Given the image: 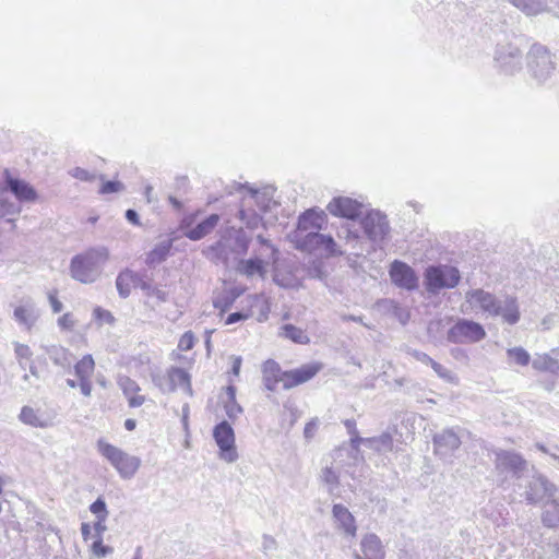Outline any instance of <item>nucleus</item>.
<instances>
[{
  "mask_svg": "<svg viewBox=\"0 0 559 559\" xmlns=\"http://www.w3.org/2000/svg\"><path fill=\"white\" fill-rule=\"evenodd\" d=\"M462 312L481 313L490 318H501L513 325L520 320V309L514 297H497L483 288H473L465 293Z\"/></svg>",
  "mask_w": 559,
  "mask_h": 559,
  "instance_id": "obj_1",
  "label": "nucleus"
},
{
  "mask_svg": "<svg viewBox=\"0 0 559 559\" xmlns=\"http://www.w3.org/2000/svg\"><path fill=\"white\" fill-rule=\"evenodd\" d=\"M251 238L242 227H227L219 240L207 248L205 254L212 261L227 265L229 261H236L239 257L247 254Z\"/></svg>",
  "mask_w": 559,
  "mask_h": 559,
  "instance_id": "obj_2",
  "label": "nucleus"
},
{
  "mask_svg": "<svg viewBox=\"0 0 559 559\" xmlns=\"http://www.w3.org/2000/svg\"><path fill=\"white\" fill-rule=\"evenodd\" d=\"M108 258L107 248H91L71 259L70 275L80 283L92 284L99 278Z\"/></svg>",
  "mask_w": 559,
  "mask_h": 559,
  "instance_id": "obj_3",
  "label": "nucleus"
},
{
  "mask_svg": "<svg viewBox=\"0 0 559 559\" xmlns=\"http://www.w3.org/2000/svg\"><path fill=\"white\" fill-rule=\"evenodd\" d=\"M98 452L111 464L122 479H131L141 466V459L104 440L97 441Z\"/></svg>",
  "mask_w": 559,
  "mask_h": 559,
  "instance_id": "obj_4",
  "label": "nucleus"
},
{
  "mask_svg": "<svg viewBox=\"0 0 559 559\" xmlns=\"http://www.w3.org/2000/svg\"><path fill=\"white\" fill-rule=\"evenodd\" d=\"M359 225L373 250L382 247L391 231L386 215L378 210L367 212L361 217Z\"/></svg>",
  "mask_w": 559,
  "mask_h": 559,
  "instance_id": "obj_5",
  "label": "nucleus"
},
{
  "mask_svg": "<svg viewBox=\"0 0 559 559\" xmlns=\"http://www.w3.org/2000/svg\"><path fill=\"white\" fill-rule=\"evenodd\" d=\"M424 277L427 292L436 295L442 289L454 288L461 280V273L454 266L440 264L427 267Z\"/></svg>",
  "mask_w": 559,
  "mask_h": 559,
  "instance_id": "obj_6",
  "label": "nucleus"
},
{
  "mask_svg": "<svg viewBox=\"0 0 559 559\" xmlns=\"http://www.w3.org/2000/svg\"><path fill=\"white\" fill-rule=\"evenodd\" d=\"M527 68L537 83L546 82L555 71L550 51L540 44H534L527 53Z\"/></svg>",
  "mask_w": 559,
  "mask_h": 559,
  "instance_id": "obj_7",
  "label": "nucleus"
},
{
  "mask_svg": "<svg viewBox=\"0 0 559 559\" xmlns=\"http://www.w3.org/2000/svg\"><path fill=\"white\" fill-rule=\"evenodd\" d=\"M484 326L468 319H457L449 329L447 338L453 344H474L486 337Z\"/></svg>",
  "mask_w": 559,
  "mask_h": 559,
  "instance_id": "obj_8",
  "label": "nucleus"
},
{
  "mask_svg": "<svg viewBox=\"0 0 559 559\" xmlns=\"http://www.w3.org/2000/svg\"><path fill=\"white\" fill-rule=\"evenodd\" d=\"M495 468L499 474H511L515 478H521L527 469V461L514 451L495 450Z\"/></svg>",
  "mask_w": 559,
  "mask_h": 559,
  "instance_id": "obj_9",
  "label": "nucleus"
},
{
  "mask_svg": "<svg viewBox=\"0 0 559 559\" xmlns=\"http://www.w3.org/2000/svg\"><path fill=\"white\" fill-rule=\"evenodd\" d=\"M493 60L502 73L512 75L522 68V51L511 43L501 44L496 48Z\"/></svg>",
  "mask_w": 559,
  "mask_h": 559,
  "instance_id": "obj_10",
  "label": "nucleus"
},
{
  "mask_svg": "<svg viewBox=\"0 0 559 559\" xmlns=\"http://www.w3.org/2000/svg\"><path fill=\"white\" fill-rule=\"evenodd\" d=\"M213 437L221 450L219 457L227 463H233L238 459L235 447L234 429L227 421H222L215 426Z\"/></svg>",
  "mask_w": 559,
  "mask_h": 559,
  "instance_id": "obj_11",
  "label": "nucleus"
},
{
  "mask_svg": "<svg viewBox=\"0 0 559 559\" xmlns=\"http://www.w3.org/2000/svg\"><path fill=\"white\" fill-rule=\"evenodd\" d=\"M10 192L21 203L35 202L38 198L36 190L26 181L14 178L11 173L5 169L3 180L0 182V193Z\"/></svg>",
  "mask_w": 559,
  "mask_h": 559,
  "instance_id": "obj_12",
  "label": "nucleus"
},
{
  "mask_svg": "<svg viewBox=\"0 0 559 559\" xmlns=\"http://www.w3.org/2000/svg\"><path fill=\"white\" fill-rule=\"evenodd\" d=\"M297 248L301 250H314L322 248L331 255H342L343 252L337 249L334 239L329 235H323L318 231H309L300 238H296Z\"/></svg>",
  "mask_w": 559,
  "mask_h": 559,
  "instance_id": "obj_13",
  "label": "nucleus"
},
{
  "mask_svg": "<svg viewBox=\"0 0 559 559\" xmlns=\"http://www.w3.org/2000/svg\"><path fill=\"white\" fill-rule=\"evenodd\" d=\"M56 414L40 407L25 405L21 408L19 420L33 428H50L55 425Z\"/></svg>",
  "mask_w": 559,
  "mask_h": 559,
  "instance_id": "obj_14",
  "label": "nucleus"
},
{
  "mask_svg": "<svg viewBox=\"0 0 559 559\" xmlns=\"http://www.w3.org/2000/svg\"><path fill=\"white\" fill-rule=\"evenodd\" d=\"M558 488L557 485L549 481L545 476L534 475L525 488V500L531 504H537L545 497L549 498Z\"/></svg>",
  "mask_w": 559,
  "mask_h": 559,
  "instance_id": "obj_15",
  "label": "nucleus"
},
{
  "mask_svg": "<svg viewBox=\"0 0 559 559\" xmlns=\"http://www.w3.org/2000/svg\"><path fill=\"white\" fill-rule=\"evenodd\" d=\"M461 444V437L453 428L443 429L433 436L435 453L443 459L451 456Z\"/></svg>",
  "mask_w": 559,
  "mask_h": 559,
  "instance_id": "obj_16",
  "label": "nucleus"
},
{
  "mask_svg": "<svg viewBox=\"0 0 559 559\" xmlns=\"http://www.w3.org/2000/svg\"><path fill=\"white\" fill-rule=\"evenodd\" d=\"M391 281L399 287L413 290L418 286V277L415 271L404 262L394 261L390 267Z\"/></svg>",
  "mask_w": 559,
  "mask_h": 559,
  "instance_id": "obj_17",
  "label": "nucleus"
},
{
  "mask_svg": "<svg viewBox=\"0 0 559 559\" xmlns=\"http://www.w3.org/2000/svg\"><path fill=\"white\" fill-rule=\"evenodd\" d=\"M322 368L321 364L312 362L285 371L284 390H290L311 380Z\"/></svg>",
  "mask_w": 559,
  "mask_h": 559,
  "instance_id": "obj_18",
  "label": "nucleus"
},
{
  "mask_svg": "<svg viewBox=\"0 0 559 559\" xmlns=\"http://www.w3.org/2000/svg\"><path fill=\"white\" fill-rule=\"evenodd\" d=\"M361 203L356 200L347 197H337L330 201L326 209L334 216L355 219L361 213Z\"/></svg>",
  "mask_w": 559,
  "mask_h": 559,
  "instance_id": "obj_19",
  "label": "nucleus"
},
{
  "mask_svg": "<svg viewBox=\"0 0 559 559\" xmlns=\"http://www.w3.org/2000/svg\"><path fill=\"white\" fill-rule=\"evenodd\" d=\"M270 263H272V260H267L263 253H254V257L250 259L239 260L237 271L239 274L247 277L258 275L261 278H264L266 274V266Z\"/></svg>",
  "mask_w": 559,
  "mask_h": 559,
  "instance_id": "obj_20",
  "label": "nucleus"
},
{
  "mask_svg": "<svg viewBox=\"0 0 559 559\" xmlns=\"http://www.w3.org/2000/svg\"><path fill=\"white\" fill-rule=\"evenodd\" d=\"M14 320L27 330H31L39 318V311L32 298L22 299V304L14 309Z\"/></svg>",
  "mask_w": 559,
  "mask_h": 559,
  "instance_id": "obj_21",
  "label": "nucleus"
},
{
  "mask_svg": "<svg viewBox=\"0 0 559 559\" xmlns=\"http://www.w3.org/2000/svg\"><path fill=\"white\" fill-rule=\"evenodd\" d=\"M332 518L337 530L347 536L354 537L356 535L357 525L355 518L345 506L341 503L333 504Z\"/></svg>",
  "mask_w": 559,
  "mask_h": 559,
  "instance_id": "obj_22",
  "label": "nucleus"
},
{
  "mask_svg": "<svg viewBox=\"0 0 559 559\" xmlns=\"http://www.w3.org/2000/svg\"><path fill=\"white\" fill-rule=\"evenodd\" d=\"M325 223V214L323 211H316L313 209L306 211L298 219V229L296 238L304 236V233L318 231Z\"/></svg>",
  "mask_w": 559,
  "mask_h": 559,
  "instance_id": "obj_23",
  "label": "nucleus"
},
{
  "mask_svg": "<svg viewBox=\"0 0 559 559\" xmlns=\"http://www.w3.org/2000/svg\"><path fill=\"white\" fill-rule=\"evenodd\" d=\"M285 371L273 359L266 360L262 366V381L266 390L275 391L278 383L284 388Z\"/></svg>",
  "mask_w": 559,
  "mask_h": 559,
  "instance_id": "obj_24",
  "label": "nucleus"
},
{
  "mask_svg": "<svg viewBox=\"0 0 559 559\" xmlns=\"http://www.w3.org/2000/svg\"><path fill=\"white\" fill-rule=\"evenodd\" d=\"M237 217L250 230L257 229L262 223V216L254 210L252 198H242Z\"/></svg>",
  "mask_w": 559,
  "mask_h": 559,
  "instance_id": "obj_25",
  "label": "nucleus"
},
{
  "mask_svg": "<svg viewBox=\"0 0 559 559\" xmlns=\"http://www.w3.org/2000/svg\"><path fill=\"white\" fill-rule=\"evenodd\" d=\"M118 385L128 400L130 407H140L144 404L146 399L144 395L139 394L141 388L133 379L127 376L119 377Z\"/></svg>",
  "mask_w": 559,
  "mask_h": 559,
  "instance_id": "obj_26",
  "label": "nucleus"
},
{
  "mask_svg": "<svg viewBox=\"0 0 559 559\" xmlns=\"http://www.w3.org/2000/svg\"><path fill=\"white\" fill-rule=\"evenodd\" d=\"M542 522L547 527L559 526V488L548 498L542 514Z\"/></svg>",
  "mask_w": 559,
  "mask_h": 559,
  "instance_id": "obj_27",
  "label": "nucleus"
},
{
  "mask_svg": "<svg viewBox=\"0 0 559 559\" xmlns=\"http://www.w3.org/2000/svg\"><path fill=\"white\" fill-rule=\"evenodd\" d=\"M361 550L367 559H384L385 556L382 543L374 534H368L362 538Z\"/></svg>",
  "mask_w": 559,
  "mask_h": 559,
  "instance_id": "obj_28",
  "label": "nucleus"
},
{
  "mask_svg": "<svg viewBox=\"0 0 559 559\" xmlns=\"http://www.w3.org/2000/svg\"><path fill=\"white\" fill-rule=\"evenodd\" d=\"M532 367L539 372H548L554 377L559 374V360L550 354H536L532 360Z\"/></svg>",
  "mask_w": 559,
  "mask_h": 559,
  "instance_id": "obj_29",
  "label": "nucleus"
},
{
  "mask_svg": "<svg viewBox=\"0 0 559 559\" xmlns=\"http://www.w3.org/2000/svg\"><path fill=\"white\" fill-rule=\"evenodd\" d=\"M46 355L57 366L62 368H69L72 365V354L60 345H47L43 346Z\"/></svg>",
  "mask_w": 559,
  "mask_h": 559,
  "instance_id": "obj_30",
  "label": "nucleus"
},
{
  "mask_svg": "<svg viewBox=\"0 0 559 559\" xmlns=\"http://www.w3.org/2000/svg\"><path fill=\"white\" fill-rule=\"evenodd\" d=\"M219 222V215L217 214H211L209 217H206L204 221L199 223L195 227L189 229L186 231V236L190 240H200L206 235L211 234L213 229L217 226Z\"/></svg>",
  "mask_w": 559,
  "mask_h": 559,
  "instance_id": "obj_31",
  "label": "nucleus"
},
{
  "mask_svg": "<svg viewBox=\"0 0 559 559\" xmlns=\"http://www.w3.org/2000/svg\"><path fill=\"white\" fill-rule=\"evenodd\" d=\"M140 282V275L136 273L124 270L119 273L116 278V287L120 297L127 298L131 293V287H138Z\"/></svg>",
  "mask_w": 559,
  "mask_h": 559,
  "instance_id": "obj_32",
  "label": "nucleus"
},
{
  "mask_svg": "<svg viewBox=\"0 0 559 559\" xmlns=\"http://www.w3.org/2000/svg\"><path fill=\"white\" fill-rule=\"evenodd\" d=\"M173 248L171 239H164L155 245V247L146 255V264L150 266L157 265L166 260Z\"/></svg>",
  "mask_w": 559,
  "mask_h": 559,
  "instance_id": "obj_33",
  "label": "nucleus"
},
{
  "mask_svg": "<svg viewBox=\"0 0 559 559\" xmlns=\"http://www.w3.org/2000/svg\"><path fill=\"white\" fill-rule=\"evenodd\" d=\"M170 384L173 385V392L180 388L189 395H192V388L190 382L189 373L178 367H171L168 369Z\"/></svg>",
  "mask_w": 559,
  "mask_h": 559,
  "instance_id": "obj_34",
  "label": "nucleus"
},
{
  "mask_svg": "<svg viewBox=\"0 0 559 559\" xmlns=\"http://www.w3.org/2000/svg\"><path fill=\"white\" fill-rule=\"evenodd\" d=\"M365 445L378 453H388L393 450V438L390 432H383L378 437L366 439Z\"/></svg>",
  "mask_w": 559,
  "mask_h": 559,
  "instance_id": "obj_35",
  "label": "nucleus"
},
{
  "mask_svg": "<svg viewBox=\"0 0 559 559\" xmlns=\"http://www.w3.org/2000/svg\"><path fill=\"white\" fill-rule=\"evenodd\" d=\"M243 198H252L253 206H257L260 212H266L271 209L272 204H275L269 190L260 191L250 188L248 194Z\"/></svg>",
  "mask_w": 559,
  "mask_h": 559,
  "instance_id": "obj_36",
  "label": "nucleus"
},
{
  "mask_svg": "<svg viewBox=\"0 0 559 559\" xmlns=\"http://www.w3.org/2000/svg\"><path fill=\"white\" fill-rule=\"evenodd\" d=\"M21 206L9 200L8 192L0 193V218H7L8 222H13V216L21 213Z\"/></svg>",
  "mask_w": 559,
  "mask_h": 559,
  "instance_id": "obj_37",
  "label": "nucleus"
},
{
  "mask_svg": "<svg viewBox=\"0 0 559 559\" xmlns=\"http://www.w3.org/2000/svg\"><path fill=\"white\" fill-rule=\"evenodd\" d=\"M95 369L92 355L87 354L74 365V373L79 380L91 379Z\"/></svg>",
  "mask_w": 559,
  "mask_h": 559,
  "instance_id": "obj_38",
  "label": "nucleus"
},
{
  "mask_svg": "<svg viewBox=\"0 0 559 559\" xmlns=\"http://www.w3.org/2000/svg\"><path fill=\"white\" fill-rule=\"evenodd\" d=\"M509 365L526 367L531 362L530 353L522 346H515L507 349Z\"/></svg>",
  "mask_w": 559,
  "mask_h": 559,
  "instance_id": "obj_39",
  "label": "nucleus"
},
{
  "mask_svg": "<svg viewBox=\"0 0 559 559\" xmlns=\"http://www.w3.org/2000/svg\"><path fill=\"white\" fill-rule=\"evenodd\" d=\"M226 394L228 397L224 405L226 415L228 418L235 419L242 413V407L236 402V388L228 385L226 388Z\"/></svg>",
  "mask_w": 559,
  "mask_h": 559,
  "instance_id": "obj_40",
  "label": "nucleus"
},
{
  "mask_svg": "<svg viewBox=\"0 0 559 559\" xmlns=\"http://www.w3.org/2000/svg\"><path fill=\"white\" fill-rule=\"evenodd\" d=\"M338 237L345 239L346 245L350 247L352 250H354V253L356 255H361L364 252V249L361 247V238L359 234L356 230H352L350 228H343L338 233Z\"/></svg>",
  "mask_w": 559,
  "mask_h": 559,
  "instance_id": "obj_41",
  "label": "nucleus"
},
{
  "mask_svg": "<svg viewBox=\"0 0 559 559\" xmlns=\"http://www.w3.org/2000/svg\"><path fill=\"white\" fill-rule=\"evenodd\" d=\"M510 2L526 15H536L545 9L540 0H510Z\"/></svg>",
  "mask_w": 559,
  "mask_h": 559,
  "instance_id": "obj_42",
  "label": "nucleus"
},
{
  "mask_svg": "<svg viewBox=\"0 0 559 559\" xmlns=\"http://www.w3.org/2000/svg\"><path fill=\"white\" fill-rule=\"evenodd\" d=\"M282 335L297 344H308L310 341L308 335L301 329L293 324H285L282 328Z\"/></svg>",
  "mask_w": 559,
  "mask_h": 559,
  "instance_id": "obj_43",
  "label": "nucleus"
},
{
  "mask_svg": "<svg viewBox=\"0 0 559 559\" xmlns=\"http://www.w3.org/2000/svg\"><path fill=\"white\" fill-rule=\"evenodd\" d=\"M147 296L155 297L159 302H166L168 300V293L158 288L152 286L150 283L144 281L140 276L139 286Z\"/></svg>",
  "mask_w": 559,
  "mask_h": 559,
  "instance_id": "obj_44",
  "label": "nucleus"
},
{
  "mask_svg": "<svg viewBox=\"0 0 559 559\" xmlns=\"http://www.w3.org/2000/svg\"><path fill=\"white\" fill-rule=\"evenodd\" d=\"M257 241L261 245V250L255 253H263L267 260L275 263L278 260V250L262 235L257 236Z\"/></svg>",
  "mask_w": 559,
  "mask_h": 559,
  "instance_id": "obj_45",
  "label": "nucleus"
},
{
  "mask_svg": "<svg viewBox=\"0 0 559 559\" xmlns=\"http://www.w3.org/2000/svg\"><path fill=\"white\" fill-rule=\"evenodd\" d=\"M321 480L328 486V491L330 493H333L338 486V475L332 467H325L322 469Z\"/></svg>",
  "mask_w": 559,
  "mask_h": 559,
  "instance_id": "obj_46",
  "label": "nucleus"
},
{
  "mask_svg": "<svg viewBox=\"0 0 559 559\" xmlns=\"http://www.w3.org/2000/svg\"><path fill=\"white\" fill-rule=\"evenodd\" d=\"M168 371L166 373H152L153 383L163 392H173V385L170 384Z\"/></svg>",
  "mask_w": 559,
  "mask_h": 559,
  "instance_id": "obj_47",
  "label": "nucleus"
},
{
  "mask_svg": "<svg viewBox=\"0 0 559 559\" xmlns=\"http://www.w3.org/2000/svg\"><path fill=\"white\" fill-rule=\"evenodd\" d=\"M431 368L438 374V377L441 378L442 380H444L449 383L457 384V382H459L457 377L451 370L447 369L441 364H439L435 360Z\"/></svg>",
  "mask_w": 559,
  "mask_h": 559,
  "instance_id": "obj_48",
  "label": "nucleus"
},
{
  "mask_svg": "<svg viewBox=\"0 0 559 559\" xmlns=\"http://www.w3.org/2000/svg\"><path fill=\"white\" fill-rule=\"evenodd\" d=\"M93 318L99 323H106V324H114L115 323V317L112 313L106 309H103L102 307H96L93 310Z\"/></svg>",
  "mask_w": 559,
  "mask_h": 559,
  "instance_id": "obj_49",
  "label": "nucleus"
},
{
  "mask_svg": "<svg viewBox=\"0 0 559 559\" xmlns=\"http://www.w3.org/2000/svg\"><path fill=\"white\" fill-rule=\"evenodd\" d=\"M114 551V548L110 547V546H105L103 544V537H99L97 539L94 540L93 545H92V552L98 557V558H104L106 557L107 555H110L112 554Z\"/></svg>",
  "mask_w": 559,
  "mask_h": 559,
  "instance_id": "obj_50",
  "label": "nucleus"
},
{
  "mask_svg": "<svg viewBox=\"0 0 559 559\" xmlns=\"http://www.w3.org/2000/svg\"><path fill=\"white\" fill-rule=\"evenodd\" d=\"M91 512L96 516V519H107L108 511L106 508V503L102 498L96 499L91 506H90Z\"/></svg>",
  "mask_w": 559,
  "mask_h": 559,
  "instance_id": "obj_51",
  "label": "nucleus"
},
{
  "mask_svg": "<svg viewBox=\"0 0 559 559\" xmlns=\"http://www.w3.org/2000/svg\"><path fill=\"white\" fill-rule=\"evenodd\" d=\"M70 175L73 178L81 180V181H94L97 177L95 174L90 173L88 170L81 168V167H75V168L71 169Z\"/></svg>",
  "mask_w": 559,
  "mask_h": 559,
  "instance_id": "obj_52",
  "label": "nucleus"
},
{
  "mask_svg": "<svg viewBox=\"0 0 559 559\" xmlns=\"http://www.w3.org/2000/svg\"><path fill=\"white\" fill-rule=\"evenodd\" d=\"M124 190V185L120 181H106L99 189L100 194H109L121 192Z\"/></svg>",
  "mask_w": 559,
  "mask_h": 559,
  "instance_id": "obj_53",
  "label": "nucleus"
},
{
  "mask_svg": "<svg viewBox=\"0 0 559 559\" xmlns=\"http://www.w3.org/2000/svg\"><path fill=\"white\" fill-rule=\"evenodd\" d=\"M308 276L311 278L322 280L325 276V273L322 269L321 262L313 261L308 267Z\"/></svg>",
  "mask_w": 559,
  "mask_h": 559,
  "instance_id": "obj_54",
  "label": "nucleus"
},
{
  "mask_svg": "<svg viewBox=\"0 0 559 559\" xmlns=\"http://www.w3.org/2000/svg\"><path fill=\"white\" fill-rule=\"evenodd\" d=\"M14 352L20 364L22 359H29L33 355L31 348L27 345L15 343Z\"/></svg>",
  "mask_w": 559,
  "mask_h": 559,
  "instance_id": "obj_55",
  "label": "nucleus"
},
{
  "mask_svg": "<svg viewBox=\"0 0 559 559\" xmlns=\"http://www.w3.org/2000/svg\"><path fill=\"white\" fill-rule=\"evenodd\" d=\"M58 325L60 329L71 331L75 325V320L71 313H64L58 319Z\"/></svg>",
  "mask_w": 559,
  "mask_h": 559,
  "instance_id": "obj_56",
  "label": "nucleus"
},
{
  "mask_svg": "<svg viewBox=\"0 0 559 559\" xmlns=\"http://www.w3.org/2000/svg\"><path fill=\"white\" fill-rule=\"evenodd\" d=\"M276 548H277L276 540L272 536L264 535L263 538H262V550H263V552L264 554H270V552L276 550Z\"/></svg>",
  "mask_w": 559,
  "mask_h": 559,
  "instance_id": "obj_57",
  "label": "nucleus"
},
{
  "mask_svg": "<svg viewBox=\"0 0 559 559\" xmlns=\"http://www.w3.org/2000/svg\"><path fill=\"white\" fill-rule=\"evenodd\" d=\"M192 347H193V335L191 332H186L179 341V348L182 350H189Z\"/></svg>",
  "mask_w": 559,
  "mask_h": 559,
  "instance_id": "obj_58",
  "label": "nucleus"
},
{
  "mask_svg": "<svg viewBox=\"0 0 559 559\" xmlns=\"http://www.w3.org/2000/svg\"><path fill=\"white\" fill-rule=\"evenodd\" d=\"M107 519H97V521L94 523V531H95V539L103 537L104 532L107 530L106 522Z\"/></svg>",
  "mask_w": 559,
  "mask_h": 559,
  "instance_id": "obj_59",
  "label": "nucleus"
},
{
  "mask_svg": "<svg viewBox=\"0 0 559 559\" xmlns=\"http://www.w3.org/2000/svg\"><path fill=\"white\" fill-rule=\"evenodd\" d=\"M249 316L247 313H242V312H234V313H230L227 318H226V321H225V324L227 325H230V324H234L236 322H239V321H242V320H246Z\"/></svg>",
  "mask_w": 559,
  "mask_h": 559,
  "instance_id": "obj_60",
  "label": "nucleus"
},
{
  "mask_svg": "<svg viewBox=\"0 0 559 559\" xmlns=\"http://www.w3.org/2000/svg\"><path fill=\"white\" fill-rule=\"evenodd\" d=\"M413 356L420 362L423 364H426V365H429L430 367L432 366V364L435 362V360L428 356L426 353H423V352H418V350H415L413 353Z\"/></svg>",
  "mask_w": 559,
  "mask_h": 559,
  "instance_id": "obj_61",
  "label": "nucleus"
},
{
  "mask_svg": "<svg viewBox=\"0 0 559 559\" xmlns=\"http://www.w3.org/2000/svg\"><path fill=\"white\" fill-rule=\"evenodd\" d=\"M48 298L51 309L55 313H58L63 309L62 302L56 297L55 294H49Z\"/></svg>",
  "mask_w": 559,
  "mask_h": 559,
  "instance_id": "obj_62",
  "label": "nucleus"
},
{
  "mask_svg": "<svg viewBox=\"0 0 559 559\" xmlns=\"http://www.w3.org/2000/svg\"><path fill=\"white\" fill-rule=\"evenodd\" d=\"M79 386L84 396H90L92 393V382L91 379L79 380Z\"/></svg>",
  "mask_w": 559,
  "mask_h": 559,
  "instance_id": "obj_63",
  "label": "nucleus"
},
{
  "mask_svg": "<svg viewBox=\"0 0 559 559\" xmlns=\"http://www.w3.org/2000/svg\"><path fill=\"white\" fill-rule=\"evenodd\" d=\"M213 304L215 308L221 309V312H225L231 305V301L227 298H217L213 301Z\"/></svg>",
  "mask_w": 559,
  "mask_h": 559,
  "instance_id": "obj_64",
  "label": "nucleus"
}]
</instances>
